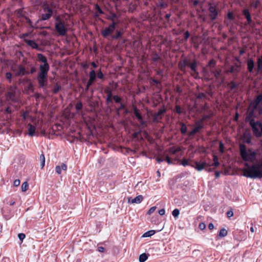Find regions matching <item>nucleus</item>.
<instances>
[{
	"mask_svg": "<svg viewBox=\"0 0 262 262\" xmlns=\"http://www.w3.org/2000/svg\"><path fill=\"white\" fill-rule=\"evenodd\" d=\"M245 168L243 169V175L247 178L252 179L262 178V167L260 165L253 164L250 165L247 163L245 164Z\"/></svg>",
	"mask_w": 262,
	"mask_h": 262,
	"instance_id": "1",
	"label": "nucleus"
},
{
	"mask_svg": "<svg viewBox=\"0 0 262 262\" xmlns=\"http://www.w3.org/2000/svg\"><path fill=\"white\" fill-rule=\"evenodd\" d=\"M239 149L241 157L244 161L252 162L256 159V152L252 149L249 148L247 151L245 145L240 144Z\"/></svg>",
	"mask_w": 262,
	"mask_h": 262,
	"instance_id": "2",
	"label": "nucleus"
},
{
	"mask_svg": "<svg viewBox=\"0 0 262 262\" xmlns=\"http://www.w3.org/2000/svg\"><path fill=\"white\" fill-rule=\"evenodd\" d=\"M49 67H40V73L38 77V81L40 87H43L47 83L48 72Z\"/></svg>",
	"mask_w": 262,
	"mask_h": 262,
	"instance_id": "3",
	"label": "nucleus"
},
{
	"mask_svg": "<svg viewBox=\"0 0 262 262\" xmlns=\"http://www.w3.org/2000/svg\"><path fill=\"white\" fill-rule=\"evenodd\" d=\"M249 124L252 128L253 135L257 138L260 137L262 135V123L260 121H255L253 119H251Z\"/></svg>",
	"mask_w": 262,
	"mask_h": 262,
	"instance_id": "4",
	"label": "nucleus"
},
{
	"mask_svg": "<svg viewBox=\"0 0 262 262\" xmlns=\"http://www.w3.org/2000/svg\"><path fill=\"white\" fill-rule=\"evenodd\" d=\"M117 25V23H112L107 27L101 31V35L104 38H107L114 32Z\"/></svg>",
	"mask_w": 262,
	"mask_h": 262,
	"instance_id": "5",
	"label": "nucleus"
},
{
	"mask_svg": "<svg viewBox=\"0 0 262 262\" xmlns=\"http://www.w3.org/2000/svg\"><path fill=\"white\" fill-rule=\"evenodd\" d=\"M55 29L56 31L61 36H65L67 34V29L64 26V23L61 20H59L58 22L55 24Z\"/></svg>",
	"mask_w": 262,
	"mask_h": 262,
	"instance_id": "6",
	"label": "nucleus"
},
{
	"mask_svg": "<svg viewBox=\"0 0 262 262\" xmlns=\"http://www.w3.org/2000/svg\"><path fill=\"white\" fill-rule=\"evenodd\" d=\"M209 12V17L212 21L216 19L218 15V11L216 9V7L213 5H209L208 9Z\"/></svg>",
	"mask_w": 262,
	"mask_h": 262,
	"instance_id": "7",
	"label": "nucleus"
},
{
	"mask_svg": "<svg viewBox=\"0 0 262 262\" xmlns=\"http://www.w3.org/2000/svg\"><path fill=\"white\" fill-rule=\"evenodd\" d=\"M166 112V108L160 109L158 112L155 113L153 116V121L155 122H159L162 118L163 115Z\"/></svg>",
	"mask_w": 262,
	"mask_h": 262,
	"instance_id": "8",
	"label": "nucleus"
},
{
	"mask_svg": "<svg viewBox=\"0 0 262 262\" xmlns=\"http://www.w3.org/2000/svg\"><path fill=\"white\" fill-rule=\"evenodd\" d=\"M196 126L188 133L189 137L193 136L197 133H198L201 129H203L204 127V125L202 124L201 123H198V121L195 122Z\"/></svg>",
	"mask_w": 262,
	"mask_h": 262,
	"instance_id": "9",
	"label": "nucleus"
},
{
	"mask_svg": "<svg viewBox=\"0 0 262 262\" xmlns=\"http://www.w3.org/2000/svg\"><path fill=\"white\" fill-rule=\"evenodd\" d=\"M262 102V95H259L257 96L254 101L251 104V105L253 107V111L251 112V114L253 113L254 110H256L257 109L258 105Z\"/></svg>",
	"mask_w": 262,
	"mask_h": 262,
	"instance_id": "10",
	"label": "nucleus"
},
{
	"mask_svg": "<svg viewBox=\"0 0 262 262\" xmlns=\"http://www.w3.org/2000/svg\"><path fill=\"white\" fill-rule=\"evenodd\" d=\"M243 141L244 142L250 144L251 141V134L249 130H246L242 137Z\"/></svg>",
	"mask_w": 262,
	"mask_h": 262,
	"instance_id": "11",
	"label": "nucleus"
},
{
	"mask_svg": "<svg viewBox=\"0 0 262 262\" xmlns=\"http://www.w3.org/2000/svg\"><path fill=\"white\" fill-rule=\"evenodd\" d=\"M243 14L247 19V24L250 25L252 23L251 15L248 9H244L242 11Z\"/></svg>",
	"mask_w": 262,
	"mask_h": 262,
	"instance_id": "12",
	"label": "nucleus"
},
{
	"mask_svg": "<svg viewBox=\"0 0 262 262\" xmlns=\"http://www.w3.org/2000/svg\"><path fill=\"white\" fill-rule=\"evenodd\" d=\"M143 196L142 195H139L134 199L129 198L128 199V202L132 203L133 204H139L143 201Z\"/></svg>",
	"mask_w": 262,
	"mask_h": 262,
	"instance_id": "13",
	"label": "nucleus"
},
{
	"mask_svg": "<svg viewBox=\"0 0 262 262\" xmlns=\"http://www.w3.org/2000/svg\"><path fill=\"white\" fill-rule=\"evenodd\" d=\"M24 41L28 46H30L32 49L39 50V46L34 40L25 39Z\"/></svg>",
	"mask_w": 262,
	"mask_h": 262,
	"instance_id": "14",
	"label": "nucleus"
},
{
	"mask_svg": "<svg viewBox=\"0 0 262 262\" xmlns=\"http://www.w3.org/2000/svg\"><path fill=\"white\" fill-rule=\"evenodd\" d=\"M14 68L15 70H17L15 74L17 76L24 75L26 74L25 67H12Z\"/></svg>",
	"mask_w": 262,
	"mask_h": 262,
	"instance_id": "15",
	"label": "nucleus"
},
{
	"mask_svg": "<svg viewBox=\"0 0 262 262\" xmlns=\"http://www.w3.org/2000/svg\"><path fill=\"white\" fill-rule=\"evenodd\" d=\"M35 127L31 123L28 124V135L30 136L33 137L35 135Z\"/></svg>",
	"mask_w": 262,
	"mask_h": 262,
	"instance_id": "16",
	"label": "nucleus"
},
{
	"mask_svg": "<svg viewBox=\"0 0 262 262\" xmlns=\"http://www.w3.org/2000/svg\"><path fill=\"white\" fill-rule=\"evenodd\" d=\"M43 12L45 13H50L51 15H53V10L52 8H51L49 5L47 4H45L43 6Z\"/></svg>",
	"mask_w": 262,
	"mask_h": 262,
	"instance_id": "17",
	"label": "nucleus"
},
{
	"mask_svg": "<svg viewBox=\"0 0 262 262\" xmlns=\"http://www.w3.org/2000/svg\"><path fill=\"white\" fill-rule=\"evenodd\" d=\"M37 60L42 62V63H43V66H49L48 64L47 63V58L46 57V56H45L43 54H37Z\"/></svg>",
	"mask_w": 262,
	"mask_h": 262,
	"instance_id": "18",
	"label": "nucleus"
},
{
	"mask_svg": "<svg viewBox=\"0 0 262 262\" xmlns=\"http://www.w3.org/2000/svg\"><path fill=\"white\" fill-rule=\"evenodd\" d=\"M195 166L194 167L198 171L202 170L207 165L206 162H202V163H199L198 162H195Z\"/></svg>",
	"mask_w": 262,
	"mask_h": 262,
	"instance_id": "19",
	"label": "nucleus"
},
{
	"mask_svg": "<svg viewBox=\"0 0 262 262\" xmlns=\"http://www.w3.org/2000/svg\"><path fill=\"white\" fill-rule=\"evenodd\" d=\"M7 96L8 99L12 101L15 102L16 101L15 92H9L8 93Z\"/></svg>",
	"mask_w": 262,
	"mask_h": 262,
	"instance_id": "20",
	"label": "nucleus"
},
{
	"mask_svg": "<svg viewBox=\"0 0 262 262\" xmlns=\"http://www.w3.org/2000/svg\"><path fill=\"white\" fill-rule=\"evenodd\" d=\"M212 116V114L211 113L209 115H204L202 117V118L199 121H198V123H201L202 124H204L203 122L208 119H210Z\"/></svg>",
	"mask_w": 262,
	"mask_h": 262,
	"instance_id": "21",
	"label": "nucleus"
},
{
	"mask_svg": "<svg viewBox=\"0 0 262 262\" xmlns=\"http://www.w3.org/2000/svg\"><path fill=\"white\" fill-rule=\"evenodd\" d=\"M180 124L181 127L180 128V131L182 134L184 135L186 133L187 130V127L186 124L183 122H180Z\"/></svg>",
	"mask_w": 262,
	"mask_h": 262,
	"instance_id": "22",
	"label": "nucleus"
},
{
	"mask_svg": "<svg viewBox=\"0 0 262 262\" xmlns=\"http://www.w3.org/2000/svg\"><path fill=\"white\" fill-rule=\"evenodd\" d=\"M181 150V148L180 147H178L176 148H175L173 147H172L169 148L168 151L172 155H176L178 152L180 151Z\"/></svg>",
	"mask_w": 262,
	"mask_h": 262,
	"instance_id": "23",
	"label": "nucleus"
},
{
	"mask_svg": "<svg viewBox=\"0 0 262 262\" xmlns=\"http://www.w3.org/2000/svg\"><path fill=\"white\" fill-rule=\"evenodd\" d=\"M123 35V32L120 31H117L114 35L112 36V39H118L121 38Z\"/></svg>",
	"mask_w": 262,
	"mask_h": 262,
	"instance_id": "24",
	"label": "nucleus"
},
{
	"mask_svg": "<svg viewBox=\"0 0 262 262\" xmlns=\"http://www.w3.org/2000/svg\"><path fill=\"white\" fill-rule=\"evenodd\" d=\"M156 233V231L154 230H151L149 231H148L146 232H145L143 235L142 237H150L154 235Z\"/></svg>",
	"mask_w": 262,
	"mask_h": 262,
	"instance_id": "25",
	"label": "nucleus"
},
{
	"mask_svg": "<svg viewBox=\"0 0 262 262\" xmlns=\"http://www.w3.org/2000/svg\"><path fill=\"white\" fill-rule=\"evenodd\" d=\"M134 113L135 115L136 116V117L137 118V119L139 120H142V116L140 114V113H139V111L138 110V109L137 108H136V107L134 108Z\"/></svg>",
	"mask_w": 262,
	"mask_h": 262,
	"instance_id": "26",
	"label": "nucleus"
},
{
	"mask_svg": "<svg viewBox=\"0 0 262 262\" xmlns=\"http://www.w3.org/2000/svg\"><path fill=\"white\" fill-rule=\"evenodd\" d=\"M148 258L147 255L146 253L141 254L139 257V262H145Z\"/></svg>",
	"mask_w": 262,
	"mask_h": 262,
	"instance_id": "27",
	"label": "nucleus"
},
{
	"mask_svg": "<svg viewBox=\"0 0 262 262\" xmlns=\"http://www.w3.org/2000/svg\"><path fill=\"white\" fill-rule=\"evenodd\" d=\"M52 16V15H51L50 13H42L41 14V20H47L49 19Z\"/></svg>",
	"mask_w": 262,
	"mask_h": 262,
	"instance_id": "28",
	"label": "nucleus"
},
{
	"mask_svg": "<svg viewBox=\"0 0 262 262\" xmlns=\"http://www.w3.org/2000/svg\"><path fill=\"white\" fill-rule=\"evenodd\" d=\"M227 234V231L225 229L223 228L220 230L218 236L221 237H225V236H226Z\"/></svg>",
	"mask_w": 262,
	"mask_h": 262,
	"instance_id": "29",
	"label": "nucleus"
},
{
	"mask_svg": "<svg viewBox=\"0 0 262 262\" xmlns=\"http://www.w3.org/2000/svg\"><path fill=\"white\" fill-rule=\"evenodd\" d=\"M238 85V83H235L234 81H231L228 83V86L231 90H233L236 88Z\"/></svg>",
	"mask_w": 262,
	"mask_h": 262,
	"instance_id": "30",
	"label": "nucleus"
},
{
	"mask_svg": "<svg viewBox=\"0 0 262 262\" xmlns=\"http://www.w3.org/2000/svg\"><path fill=\"white\" fill-rule=\"evenodd\" d=\"M96 77H97V75H96V73L95 72V71L94 70L91 71L90 73V79H91V80L95 81L96 80Z\"/></svg>",
	"mask_w": 262,
	"mask_h": 262,
	"instance_id": "31",
	"label": "nucleus"
},
{
	"mask_svg": "<svg viewBox=\"0 0 262 262\" xmlns=\"http://www.w3.org/2000/svg\"><path fill=\"white\" fill-rule=\"evenodd\" d=\"M40 167L41 168H43L45 166V157L43 154H42L40 156Z\"/></svg>",
	"mask_w": 262,
	"mask_h": 262,
	"instance_id": "32",
	"label": "nucleus"
},
{
	"mask_svg": "<svg viewBox=\"0 0 262 262\" xmlns=\"http://www.w3.org/2000/svg\"><path fill=\"white\" fill-rule=\"evenodd\" d=\"M28 187L29 186L27 182H24L21 186V191L23 192L27 191V189H28Z\"/></svg>",
	"mask_w": 262,
	"mask_h": 262,
	"instance_id": "33",
	"label": "nucleus"
},
{
	"mask_svg": "<svg viewBox=\"0 0 262 262\" xmlns=\"http://www.w3.org/2000/svg\"><path fill=\"white\" fill-rule=\"evenodd\" d=\"M213 165H214L215 167H217L220 165V163L219 162L218 158L216 156L214 155L213 156Z\"/></svg>",
	"mask_w": 262,
	"mask_h": 262,
	"instance_id": "34",
	"label": "nucleus"
},
{
	"mask_svg": "<svg viewBox=\"0 0 262 262\" xmlns=\"http://www.w3.org/2000/svg\"><path fill=\"white\" fill-rule=\"evenodd\" d=\"M180 214V210L178 209H174L172 212L174 218H177Z\"/></svg>",
	"mask_w": 262,
	"mask_h": 262,
	"instance_id": "35",
	"label": "nucleus"
},
{
	"mask_svg": "<svg viewBox=\"0 0 262 262\" xmlns=\"http://www.w3.org/2000/svg\"><path fill=\"white\" fill-rule=\"evenodd\" d=\"M219 150L221 154L224 152V145L222 141H220L219 143Z\"/></svg>",
	"mask_w": 262,
	"mask_h": 262,
	"instance_id": "36",
	"label": "nucleus"
},
{
	"mask_svg": "<svg viewBox=\"0 0 262 262\" xmlns=\"http://www.w3.org/2000/svg\"><path fill=\"white\" fill-rule=\"evenodd\" d=\"M114 101L117 103H120L121 101V98L117 95H114L113 97Z\"/></svg>",
	"mask_w": 262,
	"mask_h": 262,
	"instance_id": "37",
	"label": "nucleus"
},
{
	"mask_svg": "<svg viewBox=\"0 0 262 262\" xmlns=\"http://www.w3.org/2000/svg\"><path fill=\"white\" fill-rule=\"evenodd\" d=\"M117 17V15L115 13H113L111 16H110L107 19L112 21V23H116L115 21V19Z\"/></svg>",
	"mask_w": 262,
	"mask_h": 262,
	"instance_id": "38",
	"label": "nucleus"
},
{
	"mask_svg": "<svg viewBox=\"0 0 262 262\" xmlns=\"http://www.w3.org/2000/svg\"><path fill=\"white\" fill-rule=\"evenodd\" d=\"M61 86L58 84H56L54 86V88L53 90V92L54 94H56L60 90Z\"/></svg>",
	"mask_w": 262,
	"mask_h": 262,
	"instance_id": "39",
	"label": "nucleus"
},
{
	"mask_svg": "<svg viewBox=\"0 0 262 262\" xmlns=\"http://www.w3.org/2000/svg\"><path fill=\"white\" fill-rule=\"evenodd\" d=\"M175 111L176 112L180 115L182 113V110H181V107L180 105H176V107H175Z\"/></svg>",
	"mask_w": 262,
	"mask_h": 262,
	"instance_id": "40",
	"label": "nucleus"
},
{
	"mask_svg": "<svg viewBox=\"0 0 262 262\" xmlns=\"http://www.w3.org/2000/svg\"><path fill=\"white\" fill-rule=\"evenodd\" d=\"M95 9L98 12L99 14H103V11L101 10L100 7L98 4H95L94 5Z\"/></svg>",
	"mask_w": 262,
	"mask_h": 262,
	"instance_id": "41",
	"label": "nucleus"
},
{
	"mask_svg": "<svg viewBox=\"0 0 262 262\" xmlns=\"http://www.w3.org/2000/svg\"><path fill=\"white\" fill-rule=\"evenodd\" d=\"M75 108L77 111L81 110L82 108V103L81 102H78L76 104Z\"/></svg>",
	"mask_w": 262,
	"mask_h": 262,
	"instance_id": "42",
	"label": "nucleus"
},
{
	"mask_svg": "<svg viewBox=\"0 0 262 262\" xmlns=\"http://www.w3.org/2000/svg\"><path fill=\"white\" fill-rule=\"evenodd\" d=\"M222 71L221 70H216L214 73V76L216 78H219L222 75Z\"/></svg>",
	"mask_w": 262,
	"mask_h": 262,
	"instance_id": "43",
	"label": "nucleus"
},
{
	"mask_svg": "<svg viewBox=\"0 0 262 262\" xmlns=\"http://www.w3.org/2000/svg\"><path fill=\"white\" fill-rule=\"evenodd\" d=\"M167 6V4H165L163 1H160L159 4L157 5V7L160 8H163Z\"/></svg>",
	"mask_w": 262,
	"mask_h": 262,
	"instance_id": "44",
	"label": "nucleus"
},
{
	"mask_svg": "<svg viewBox=\"0 0 262 262\" xmlns=\"http://www.w3.org/2000/svg\"><path fill=\"white\" fill-rule=\"evenodd\" d=\"M61 168L60 167V166L59 165H57L55 167V171H56V172L58 174H60L61 173Z\"/></svg>",
	"mask_w": 262,
	"mask_h": 262,
	"instance_id": "45",
	"label": "nucleus"
},
{
	"mask_svg": "<svg viewBox=\"0 0 262 262\" xmlns=\"http://www.w3.org/2000/svg\"><path fill=\"white\" fill-rule=\"evenodd\" d=\"M206 97V95L205 93H200L198 94L197 98L198 99H204Z\"/></svg>",
	"mask_w": 262,
	"mask_h": 262,
	"instance_id": "46",
	"label": "nucleus"
},
{
	"mask_svg": "<svg viewBox=\"0 0 262 262\" xmlns=\"http://www.w3.org/2000/svg\"><path fill=\"white\" fill-rule=\"evenodd\" d=\"M18 237L19 240L22 242L23 241V239L25 238L26 235L24 233H19L18 234Z\"/></svg>",
	"mask_w": 262,
	"mask_h": 262,
	"instance_id": "47",
	"label": "nucleus"
},
{
	"mask_svg": "<svg viewBox=\"0 0 262 262\" xmlns=\"http://www.w3.org/2000/svg\"><path fill=\"white\" fill-rule=\"evenodd\" d=\"M181 164L184 166H186L189 165L188 160L185 159H183V160L182 161Z\"/></svg>",
	"mask_w": 262,
	"mask_h": 262,
	"instance_id": "48",
	"label": "nucleus"
},
{
	"mask_svg": "<svg viewBox=\"0 0 262 262\" xmlns=\"http://www.w3.org/2000/svg\"><path fill=\"white\" fill-rule=\"evenodd\" d=\"M259 4H260V1H259V0H257V1H256L255 3H254L252 4V6L254 8L256 9V8H258V7L259 6Z\"/></svg>",
	"mask_w": 262,
	"mask_h": 262,
	"instance_id": "49",
	"label": "nucleus"
},
{
	"mask_svg": "<svg viewBox=\"0 0 262 262\" xmlns=\"http://www.w3.org/2000/svg\"><path fill=\"white\" fill-rule=\"evenodd\" d=\"M199 227L200 229L203 230L206 228V224L204 223H201L199 224Z\"/></svg>",
	"mask_w": 262,
	"mask_h": 262,
	"instance_id": "50",
	"label": "nucleus"
},
{
	"mask_svg": "<svg viewBox=\"0 0 262 262\" xmlns=\"http://www.w3.org/2000/svg\"><path fill=\"white\" fill-rule=\"evenodd\" d=\"M20 180L19 179H16L13 182V186L15 187H17L20 185Z\"/></svg>",
	"mask_w": 262,
	"mask_h": 262,
	"instance_id": "51",
	"label": "nucleus"
},
{
	"mask_svg": "<svg viewBox=\"0 0 262 262\" xmlns=\"http://www.w3.org/2000/svg\"><path fill=\"white\" fill-rule=\"evenodd\" d=\"M156 207H155V206L151 207L148 211V214H151L156 210Z\"/></svg>",
	"mask_w": 262,
	"mask_h": 262,
	"instance_id": "52",
	"label": "nucleus"
},
{
	"mask_svg": "<svg viewBox=\"0 0 262 262\" xmlns=\"http://www.w3.org/2000/svg\"><path fill=\"white\" fill-rule=\"evenodd\" d=\"M120 104V106H119V107L117 109V111L118 112H119V111H121V110H122L123 109H124L125 107V105L123 103L121 102Z\"/></svg>",
	"mask_w": 262,
	"mask_h": 262,
	"instance_id": "53",
	"label": "nucleus"
},
{
	"mask_svg": "<svg viewBox=\"0 0 262 262\" xmlns=\"http://www.w3.org/2000/svg\"><path fill=\"white\" fill-rule=\"evenodd\" d=\"M228 18L230 20H233L234 19V16L232 12H228L227 14Z\"/></svg>",
	"mask_w": 262,
	"mask_h": 262,
	"instance_id": "54",
	"label": "nucleus"
},
{
	"mask_svg": "<svg viewBox=\"0 0 262 262\" xmlns=\"http://www.w3.org/2000/svg\"><path fill=\"white\" fill-rule=\"evenodd\" d=\"M96 75H97V77L98 78L101 79H103V73H102V72L101 71H100L98 73V74H96Z\"/></svg>",
	"mask_w": 262,
	"mask_h": 262,
	"instance_id": "55",
	"label": "nucleus"
},
{
	"mask_svg": "<svg viewBox=\"0 0 262 262\" xmlns=\"http://www.w3.org/2000/svg\"><path fill=\"white\" fill-rule=\"evenodd\" d=\"M189 36H190L189 32L188 31H186L185 32V33H184V39H185V40H187V39L189 38Z\"/></svg>",
	"mask_w": 262,
	"mask_h": 262,
	"instance_id": "56",
	"label": "nucleus"
},
{
	"mask_svg": "<svg viewBox=\"0 0 262 262\" xmlns=\"http://www.w3.org/2000/svg\"><path fill=\"white\" fill-rule=\"evenodd\" d=\"M233 215V212L232 210H229V211H227V216H228V217L230 218V217H232Z\"/></svg>",
	"mask_w": 262,
	"mask_h": 262,
	"instance_id": "57",
	"label": "nucleus"
},
{
	"mask_svg": "<svg viewBox=\"0 0 262 262\" xmlns=\"http://www.w3.org/2000/svg\"><path fill=\"white\" fill-rule=\"evenodd\" d=\"M94 82V81L91 80V79H89V80L86 84V89H88L89 86H91Z\"/></svg>",
	"mask_w": 262,
	"mask_h": 262,
	"instance_id": "58",
	"label": "nucleus"
},
{
	"mask_svg": "<svg viewBox=\"0 0 262 262\" xmlns=\"http://www.w3.org/2000/svg\"><path fill=\"white\" fill-rule=\"evenodd\" d=\"M166 161V162L169 164H171L172 163V162L171 161V160L170 159V158L168 156H166V159L165 160Z\"/></svg>",
	"mask_w": 262,
	"mask_h": 262,
	"instance_id": "59",
	"label": "nucleus"
},
{
	"mask_svg": "<svg viewBox=\"0 0 262 262\" xmlns=\"http://www.w3.org/2000/svg\"><path fill=\"white\" fill-rule=\"evenodd\" d=\"M29 116V112L28 111L25 112L23 115V118L24 120H26Z\"/></svg>",
	"mask_w": 262,
	"mask_h": 262,
	"instance_id": "60",
	"label": "nucleus"
},
{
	"mask_svg": "<svg viewBox=\"0 0 262 262\" xmlns=\"http://www.w3.org/2000/svg\"><path fill=\"white\" fill-rule=\"evenodd\" d=\"M152 59H153V60L154 61H158L159 60H160V57L157 54H155L152 57Z\"/></svg>",
	"mask_w": 262,
	"mask_h": 262,
	"instance_id": "61",
	"label": "nucleus"
},
{
	"mask_svg": "<svg viewBox=\"0 0 262 262\" xmlns=\"http://www.w3.org/2000/svg\"><path fill=\"white\" fill-rule=\"evenodd\" d=\"M106 93L107 94V97H112V98L113 97V96L112 95V91L111 90H106Z\"/></svg>",
	"mask_w": 262,
	"mask_h": 262,
	"instance_id": "62",
	"label": "nucleus"
},
{
	"mask_svg": "<svg viewBox=\"0 0 262 262\" xmlns=\"http://www.w3.org/2000/svg\"><path fill=\"white\" fill-rule=\"evenodd\" d=\"M257 63H258L257 66H262V54H261V56L259 58H258Z\"/></svg>",
	"mask_w": 262,
	"mask_h": 262,
	"instance_id": "63",
	"label": "nucleus"
},
{
	"mask_svg": "<svg viewBox=\"0 0 262 262\" xmlns=\"http://www.w3.org/2000/svg\"><path fill=\"white\" fill-rule=\"evenodd\" d=\"M60 167L61 168V169L64 171H66L67 169V166L64 163H62Z\"/></svg>",
	"mask_w": 262,
	"mask_h": 262,
	"instance_id": "64",
	"label": "nucleus"
}]
</instances>
